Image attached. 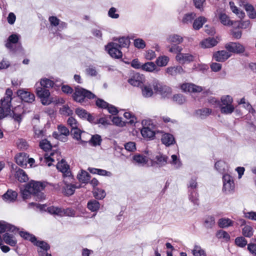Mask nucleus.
Returning <instances> with one entry per match:
<instances>
[{"mask_svg":"<svg viewBox=\"0 0 256 256\" xmlns=\"http://www.w3.org/2000/svg\"><path fill=\"white\" fill-rule=\"evenodd\" d=\"M45 187L44 182L32 180L26 184L24 190H20V194L24 200L34 196L36 200H41L45 197L44 194L42 192Z\"/></svg>","mask_w":256,"mask_h":256,"instance_id":"1","label":"nucleus"},{"mask_svg":"<svg viewBox=\"0 0 256 256\" xmlns=\"http://www.w3.org/2000/svg\"><path fill=\"white\" fill-rule=\"evenodd\" d=\"M20 236L25 240L31 242L34 246L39 248L38 250L40 256H44L45 252H46L50 248L47 242L43 240H38L36 238L33 234L27 232H20Z\"/></svg>","mask_w":256,"mask_h":256,"instance_id":"2","label":"nucleus"},{"mask_svg":"<svg viewBox=\"0 0 256 256\" xmlns=\"http://www.w3.org/2000/svg\"><path fill=\"white\" fill-rule=\"evenodd\" d=\"M12 94V90L8 88L6 92L5 96L1 100L2 107H0V120L10 112Z\"/></svg>","mask_w":256,"mask_h":256,"instance_id":"3","label":"nucleus"},{"mask_svg":"<svg viewBox=\"0 0 256 256\" xmlns=\"http://www.w3.org/2000/svg\"><path fill=\"white\" fill-rule=\"evenodd\" d=\"M96 96L91 92L79 86L75 88L74 92L72 94L73 99L76 102L83 103L86 99H93Z\"/></svg>","mask_w":256,"mask_h":256,"instance_id":"4","label":"nucleus"},{"mask_svg":"<svg viewBox=\"0 0 256 256\" xmlns=\"http://www.w3.org/2000/svg\"><path fill=\"white\" fill-rule=\"evenodd\" d=\"M142 128L141 130V134L144 138L151 139L153 138L156 134V126L150 120H143L142 121Z\"/></svg>","mask_w":256,"mask_h":256,"instance_id":"5","label":"nucleus"},{"mask_svg":"<svg viewBox=\"0 0 256 256\" xmlns=\"http://www.w3.org/2000/svg\"><path fill=\"white\" fill-rule=\"evenodd\" d=\"M73 178L72 179L70 182L68 178H64L62 183L60 185L58 184V187H61L62 192L65 196H70L73 194L76 188H80V185L76 186L74 184H70L72 182Z\"/></svg>","mask_w":256,"mask_h":256,"instance_id":"6","label":"nucleus"},{"mask_svg":"<svg viewBox=\"0 0 256 256\" xmlns=\"http://www.w3.org/2000/svg\"><path fill=\"white\" fill-rule=\"evenodd\" d=\"M222 192L226 194H230L234 192L235 184L232 176L228 174H224L222 176Z\"/></svg>","mask_w":256,"mask_h":256,"instance_id":"7","label":"nucleus"},{"mask_svg":"<svg viewBox=\"0 0 256 256\" xmlns=\"http://www.w3.org/2000/svg\"><path fill=\"white\" fill-rule=\"evenodd\" d=\"M36 92L37 96L41 99L42 103L44 105H48L50 103L48 100L50 96V92L48 89L43 88L36 84Z\"/></svg>","mask_w":256,"mask_h":256,"instance_id":"8","label":"nucleus"},{"mask_svg":"<svg viewBox=\"0 0 256 256\" xmlns=\"http://www.w3.org/2000/svg\"><path fill=\"white\" fill-rule=\"evenodd\" d=\"M116 42H111L105 46V50L112 58L118 59L122 58V54Z\"/></svg>","mask_w":256,"mask_h":256,"instance_id":"9","label":"nucleus"},{"mask_svg":"<svg viewBox=\"0 0 256 256\" xmlns=\"http://www.w3.org/2000/svg\"><path fill=\"white\" fill-rule=\"evenodd\" d=\"M56 168L58 170L62 173L64 178H68L70 182L71 181L70 180L72 179V176L71 172L69 170V166L65 160H62L60 162H58L56 165Z\"/></svg>","mask_w":256,"mask_h":256,"instance_id":"10","label":"nucleus"},{"mask_svg":"<svg viewBox=\"0 0 256 256\" xmlns=\"http://www.w3.org/2000/svg\"><path fill=\"white\" fill-rule=\"evenodd\" d=\"M152 86L156 92L160 94L163 98H168L171 94V90L169 87L163 86L156 82H154Z\"/></svg>","mask_w":256,"mask_h":256,"instance_id":"11","label":"nucleus"},{"mask_svg":"<svg viewBox=\"0 0 256 256\" xmlns=\"http://www.w3.org/2000/svg\"><path fill=\"white\" fill-rule=\"evenodd\" d=\"M168 158L167 156L162 154L156 155L154 160H151V166L162 167L166 164Z\"/></svg>","mask_w":256,"mask_h":256,"instance_id":"12","label":"nucleus"},{"mask_svg":"<svg viewBox=\"0 0 256 256\" xmlns=\"http://www.w3.org/2000/svg\"><path fill=\"white\" fill-rule=\"evenodd\" d=\"M18 96L24 102L32 103L35 100L34 94L24 90H19L17 92Z\"/></svg>","mask_w":256,"mask_h":256,"instance_id":"13","label":"nucleus"},{"mask_svg":"<svg viewBox=\"0 0 256 256\" xmlns=\"http://www.w3.org/2000/svg\"><path fill=\"white\" fill-rule=\"evenodd\" d=\"M225 48L228 52L234 53H242L244 51V48L238 42H230L225 45Z\"/></svg>","mask_w":256,"mask_h":256,"instance_id":"14","label":"nucleus"},{"mask_svg":"<svg viewBox=\"0 0 256 256\" xmlns=\"http://www.w3.org/2000/svg\"><path fill=\"white\" fill-rule=\"evenodd\" d=\"M144 78L142 74L134 73L128 80V82L132 86H140L144 81Z\"/></svg>","mask_w":256,"mask_h":256,"instance_id":"15","label":"nucleus"},{"mask_svg":"<svg viewBox=\"0 0 256 256\" xmlns=\"http://www.w3.org/2000/svg\"><path fill=\"white\" fill-rule=\"evenodd\" d=\"M195 56L188 53H180L177 54L176 59L180 64L190 63L194 60Z\"/></svg>","mask_w":256,"mask_h":256,"instance_id":"16","label":"nucleus"},{"mask_svg":"<svg viewBox=\"0 0 256 256\" xmlns=\"http://www.w3.org/2000/svg\"><path fill=\"white\" fill-rule=\"evenodd\" d=\"M231 56V54L226 50H219L213 54V58L216 62H224Z\"/></svg>","mask_w":256,"mask_h":256,"instance_id":"17","label":"nucleus"},{"mask_svg":"<svg viewBox=\"0 0 256 256\" xmlns=\"http://www.w3.org/2000/svg\"><path fill=\"white\" fill-rule=\"evenodd\" d=\"M182 90L184 92H198L202 90V88L200 86L195 85L193 84H184L181 86Z\"/></svg>","mask_w":256,"mask_h":256,"instance_id":"18","label":"nucleus"},{"mask_svg":"<svg viewBox=\"0 0 256 256\" xmlns=\"http://www.w3.org/2000/svg\"><path fill=\"white\" fill-rule=\"evenodd\" d=\"M28 156L24 152H20L15 156L16 164L22 168H26L27 166L28 158Z\"/></svg>","mask_w":256,"mask_h":256,"instance_id":"19","label":"nucleus"},{"mask_svg":"<svg viewBox=\"0 0 256 256\" xmlns=\"http://www.w3.org/2000/svg\"><path fill=\"white\" fill-rule=\"evenodd\" d=\"M71 135L74 138L77 140H80V143L81 144L84 145V144L87 143V142L86 140H84L81 139V134L83 133L86 134H88L85 133L84 132H82L78 127L72 128L70 131Z\"/></svg>","mask_w":256,"mask_h":256,"instance_id":"20","label":"nucleus"},{"mask_svg":"<svg viewBox=\"0 0 256 256\" xmlns=\"http://www.w3.org/2000/svg\"><path fill=\"white\" fill-rule=\"evenodd\" d=\"M20 36L16 34H12L9 36L7 42L6 44V46L12 51H14L12 44L18 43Z\"/></svg>","mask_w":256,"mask_h":256,"instance_id":"21","label":"nucleus"},{"mask_svg":"<svg viewBox=\"0 0 256 256\" xmlns=\"http://www.w3.org/2000/svg\"><path fill=\"white\" fill-rule=\"evenodd\" d=\"M17 230V228L14 226L4 221L0 222V234L8 231L14 232Z\"/></svg>","mask_w":256,"mask_h":256,"instance_id":"22","label":"nucleus"},{"mask_svg":"<svg viewBox=\"0 0 256 256\" xmlns=\"http://www.w3.org/2000/svg\"><path fill=\"white\" fill-rule=\"evenodd\" d=\"M212 110L209 108H202L196 110L195 114L196 116L201 118L204 119L207 116H210L212 113Z\"/></svg>","mask_w":256,"mask_h":256,"instance_id":"23","label":"nucleus"},{"mask_svg":"<svg viewBox=\"0 0 256 256\" xmlns=\"http://www.w3.org/2000/svg\"><path fill=\"white\" fill-rule=\"evenodd\" d=\"M58 130L60 134L56 132H54L53 135L56 138L60 140L62 136H68L70 134V131L65 126L60 125L58 126Z\"/></svg>","mask_w":256,"mask_h":256,"instance_id":"24","label":"nucleus"},{"mask_svg":"<svg viewBox=\"0 0 256 256\" xmlns=\"http://www.w3.org/2000/svg\"><path fill=\"white\" fill-rule=\"evenodd\" d=\"M18 194L15 191L8 190L7 192L2 196V198L6 202H10L16 200Z\"/></svg>","mask_w":256,"mask_h":256,"instance_id":"25","label":"nucleus"},{"mask_svg":"<svg viewBox=\"0 0 256 256\" xmlns=\"http://www.w3.org/2000/svg\"><path fill=\"white\" fill-rule=\"evenodd\" d=\"M3 239L6 244L12 246H15L17 244V240L13 234L6 233L3 236Z\"/></svg>","mask_w":256,"mask_h":256,"instance_id":"26","label":"nucleus"},{"mask_svg":"<svg viewBox=\"0 0 256 256\" xmlns=\"http://www.w3.org/2000/svg\"><path fill=\"white\" fill-rule=\"evenodd\" d=\"M166 72L168 74L172 76L184 72V69L181 66L168 67L166 68Z\"/></svg>","mask_w":256,"mask_h":256,"instance_id":"27","label":"nucleus"},{"mask_svg":"<svg viewBox=\"0 0 256 256\" xmlns=\"http://www.w3.org/2000/svg\"><path fill=\"white\" fill-rule=\"evenodd\" d=\"M133 160L138 166H144L148 162V158L146 156L142 154H136L133 156Z\"/></svg>","mask_w":256,"mask_h":256,"instance_id":"28","label":"nucleus"},{"mask_svg":"<svg viewBox=\"0 0 256 256\" xmlns=\"http://www.w3.org/2000/svg\"><path fill=\"white\" fill-rule=\"evenodd\" d=\"M161 140L162 143L166 146H169L175 142L174 136L170 134H164L162 136Z\"/></svg>","mask_w":256,"mask_h":256,"instance_id":"29","label":"nucleus"},{"mask_svg":"<svg viewBox=\"0 0 256 256\" xmlns=\"http://www.w3.org/2000/svg\"><path fill=\"white\" fill-rule=\"evenodd\" d=\"M167 41L170 43H174L176 44H179L183 41V38L180 35L172 34L169 35L166 38Z\"/></svg>","mask_w":256,"mask_h":256,"instance_id":"30","label":"nucleus"},{"mask_svg":"<svg viewBox=\"0 0 256 256\" xmlns=\"http://www.w3.org/2000/svg\"><path fill=\"white\" fill-rule=\"evenodd\" d=\"M218 42L214 38H206L201 42V46L204 48H210L216 46Z\"/></svg>","mask_w":256,"mask_h":256,"instance_id":"31","label":"nucleus"},{"mask_svg":"<svg viewBox=\"0 0 256 256\" xmlns=\"http://www.w3.org/2000/svg\"><path fill=\"white\" fill-rule=\"evenodd\" d=\"M188 199L195 206H198L199 199L198 190L188 191Z\"/></svg>","mask_w":256,"mask_h":256,"instance_id":"32","label":"nucleus"},{"mask_svg":"<svg viewBox=\"0 0 256 256\" xmlns=\"http://www.w3.org/2000/svg\"><path fill=\"white\" fill-rule=\"evenodd\" d=\"M16 176L18 180L20 182H26L28 179L25 172L20 168H18L16 171Z\"/></svg>","mask_w":256,"mask_h":256,"instance_id":"33","label":"nucleus"},{"mask_svg":"<svg viewBox=\"0 0 256 256\" xmlns=\"http://www.w3.org/2000/svg\"><path fill=\"white\" fill-rule=\"evenodd\" d=\"M206 20V18L204 16H199L194 20L193 22V28L196 30L200 29Z\"/></svg>","mask_w":256,"mask_h":256,"instance_id":"34","label":"nucleus"},{"mask_svg":"<svg viewBox=\"0 0 256 256\" xmlns=\"http://www.w3.org/2000/svg\"><path fill=\"white\" fill-rule=\"evenodd\" d=\"M216 169L221 174L225 172L228 170L227 164L222 160H218L215 164Z\"/></svg>","mask_w":256,"mask_h":256,"instance_id":"35","label":"nucleus"},{"mask_svg":"<svg viewBox=\"0 0 256 256\" xmlns=\"http://www.w3.org/2000/svg\"><path fill=\"white\" fill-rule=\"evenodd\" d=\"M90 174L85 170H82L77 176L78 180L84 184L88 183L90 180Z\"/></svg>","mask_w":256,"mask_h":256,"instance_id":"36","label":"nucleus"},{"mask_svg":"<svg viewBox=\"0 0 256 256\" xmlns=\"http://www.w3.org/2000/svg\"><path fill=\"white\" fill-rule=\"evenodd\" d=\"M38 85L43 88H45L46 89L53 88L56 86L52 80L47 78H43L41 79L40 84Z\"/></svg>","mask_w":256,"mask_h":256,"instance_id":"37","label":"nucleus"},{"mask_svg":"<svg viewBox=\"0 0 256 256\" xmlns=\"http://www.w3.org/2000/svg\"><path fill=\"white\" fill-rule=\"evenodd\" d=\"M87 207L90 211L95 212L99 210L100 204L95 200H90L88 202Z\"/></svg>","mask_w":256,"mask_h":256,"instance_id":"38","label":"nucleus"},{"mask_svg":"<svg viewBox=\"0 0 256 256\" xmlns=\"http://www.w3.org/2000/svg\"><path fill=\"white\" fill-rule=\"evenodd\" d=\"M198 186L197 178L192 176L187 184L188 191L197 190Z\"/></svg>","mask_w":256,"mask_h":256,"instance_id":"39","label":"nucleus"},{"mask_svg":"<svg viewBox=\"0 0 256 256\" xmlns=\"http://www.w3.org/2000/svg\"><path fill=\"white\" fill-rule=\"evenodd\" d=\"M114 41H118L117 44L121 48H128L130 44V40L126 37H122L116 38Z\"/></svg>","mask_w":256,"mask_h":256,"instance_id":"40","label":"nucleus"},{"mask_svg":"<svg viewBox=\"0 0 256 256\" xmlns=\"http://www.w3.org/2000/svg\"><path fill=\"white\" fill-rule=\"evenodd\" d=\"M48 212L52 214L57 215L62 217V208L50 206L47 208Z\"/></svg>","mask_w":256,"mask_h":256,"instance_id":"41","label":"nucleus"},{"mask_svg":"<svg viewBox=\"0 0 256 256\" xmlns=\"http://www.w3.org/2000/svg\"><path fill=\"white\" fill-rule=\"evenodd\" d=\"M218 18L221 23L224 26H231L233 22L230 19L228 16L224 13L220 12L218 14Z\"/></svg>","mask_w":256,"mask_h":256,"instance_id":"42","label":"nucleus"},{"mask_svg":"<svg viewBox=\"0 0 256 256\" xmlns=\"http://www.w3.org/2000/svg\"><path fill=\"white\" fill-rule=\"evenodd\" d=\"M102 141L101 136L98 134H95L91 136L90 139L86 141L87 142H89L92 146H100Z\"/></svg>","mask_w":256,"mask_h":256,"instance_id":"43","label":"nucleus"},{"mask_svg":"<svg viewBox=\"0 0 256 256\" xmlns=\"http://www.w3.org/2000/svg\"><path fill=\"white\" fill-rule=\"evenodd\" d=\"M196 16L194 12H188L185 14L182 18V22L185 24H192Z\"/></svg>","mask_w":256,"mask_h":256,"instance_id":"44","label":"nucleus"},{"mask_svg":"<svg viewBox=\"0 0 256 256\" xmlns=\"http://www.w3.org/2000/svg\"><path fill=\"white\" fill-rule=\"evenodd\" d=\"M234 222L230 219L227 218H220L218 220V224L220 228H224L232 226Z\"/></svg>","mask_w":256,"mask_h":256,"instance_id":"45","label":"nucleus"},{"mask_svg":"<svg viewBox=\"0 0 256 256\" xmlns=\"http://www.w3.org/2000/svg\"><path fill=\"white\" fill-rule=\"evenodd\" d=\"M169 60V58L167 56H160L156 59V62L158 66H164L167 65Z\"/></svg>","mask_w":256,"mask_h":256,"instance_id":"46","label":"nucleus"},{"mask_svg":"<svg viewBox=\"0 0 256 256\" xmlns=\"http://www.w3.org/2000/svg\"><path fill=\"white\" fill-rule=\"evenodd\" d=\"M254 233L253 228L248 225H245L242 229V234L243 236L246 238H250Z\"/></svg>","mask_w":256,"mask_h":256,"instance_id":"47","label":"nucleus"},{"mask_svg":"<svg viewBox=\"0 0 256 256\" xmlns=\"http://www.w3.org/2000/svg\"><path fill=\"white\" fill-rule=\"evenodd\" d=\"M156 68V65L153 62H147L142 64V70L146 72H152Z\"/></svg>","mask_w":256,"mask_h":256,"instance_id":"48","label":"nucleus"},{"mask_svg":"<svg viewBox=\"0 0 256 256\" xmlns=\"http://www.w3.org/2000/svg\"><path fill=\"white\" fill-rule=\"evenodd\" d=\"M192 253L194 256H206L204 250L197 245L194 246Z\"/></svg>","mask_w":256,"mask_h":256,"instance_id":"49","label":"nucleus"},{"mask_svg":"<svg viewBox=\"0 0 256 256\" xmlns=\"http://www.w3.org/2000/svg\"><path fill=\"white\" fill-rule=\"evenodd\" d=\"M220 112L222 114H232L234 110V108L232 104L226 106H220Z\"/></svg>","mask_w":256,"mask_h":256,"instance_id":"50","label":"nucleus"},{"mask_svg":"<svg viewBox=\"0 0 256 256\" xmlns=\"http://www.w3.org/2000/svg\"><path fill=\"white\" fill-rule=\"evenodd\" d=\"M39 146L46 152L50 150L52 147L50 142L46 138L40 141Z\"/></svg>","mask_w":256,"mask_h":256,"instance_id":"51","label":"nucleus"},{"mask_svg":"<svg viewBox=\"0 0 256 256\" xmlns=\"http://www.w3.org/2000/svg\"><path fill=\"white\" fill-rule=\"evenodd\" d=\"M34 137L35 139H41L44 136L45 132L42 130L38 128L36 126H34Z\"/></svg>","mask_w":256,"mask_h":256,"instance_id":"52","label":"nucleus"},{"mask_svg":"<svg viewBox=\"0 0 256 256\" xmlns=\"http://www.w3.org/2000/svg\"><path fill=\"white\" fill-rule=\"evenodd\" d=\"M142 94L144 96L148 98L153 94L152 88L150 86H144L142 88Z\"/></svg>","mask_w":256,"mask_h":256,"instance_id":"53","label":"nucleus"},{"mask_svg":"<svg viewBox=\"0 0 256 256\" xmlns=\"http://www.w3.org/2000/svg\"><path fill=\"white\" fill-rule=\"evenodd\" d=\"M232 98L230 96H223L221 98V103L220 102L219 106H220L232 105Z\"/></svg>","mask_w":256,"mask_h":256,"instance_id":"54","label":"nucleus"},{"mask_svg":"<svg viewBox=\"0 0 256 256\" xmlns=\"http://www.w3.org/2000/svg\"><path fill=\"white\" fill-rule=\"evenodd\" d=\"M215 224V220L213 216H208L205 220L204 226L206 228H212Z\"/></svg>","mask_w":256,"mask_h":256,"instance_id":"55","label":"nucleus"},{"mask_svg":"<svg viewBox=\"0 0 256 256\" xmlns=\"http://www.w3.org/2000/svg\"><path fill=\"white\" fill-rule=\"evenodd\" d=\"M235 243L239 247L244 248L247 244L248 242L244 237L240 236L235 239Z\"/></svg>","mask_w":256,"mask_h":256,"instance_id":"56","label":"nucleus"},{"mask_svg":"<svg viewBox=\"0 0 256 256\" xmlns=\"http://www.w3.org/2000/svg\"><path fill=\"white\" fill-rule=\"evenodd\" d=\"M106 195L105 191L102 189L98 188L94 193V196L95 198L98 200L103 199L106 196Z\"/></svg>","mask_w":256,"mask_h":256,"instance_id":"57","label":"nucleus"},{"mask_svg":"<svg viewBox=\"0 0 256 256\" xmlns=\"http://www.w3.org/2000/svg\"><path fill=\"white\" fill-rule=\"evenodd\" d=\"M134 46L136 48L139 49H143L146 47V43L142 38H136L134 40Z\"/></svg>","mask_w":256,"mask_h":256,"instance_id":"58","label":"nucleus"},{"mask_svg":"<svg viewBox=\"0 0 256 256\" xmlns=\"http://www.w3.org/2000/svg\"><path fill=\"white\" fill-rule=\"evenodd\" d=\"M68 124L71 128H76L79 126V124L77 122V120L71 116L67 120Z\"/></svg>","mask_w":256,"mask_h":256,"instance_id":"59","label":"nucleus"},{"mask_svg":"<svg viewBox=\"0 0 256 256\" xmlns=\"http://www.w3.org/2000/svg\"><path fill=\"white\" fill-rule=\"evenodd\" d=\"M76 212L71 208H67L66 209L62 208V216H74Z\"/></svg>","mask_w":256,"mask_h":256,"instance_id":"60","label":"nucleus"},{"mask_svg":"<svg viewBox=\"0 0 256 256\" xmlns=\"http://www.w3.org/2000/svg\"><path fill=\"white\" fill-rule=\"evenodd\" d=\"M195 7L200 11L204 10L206 0H193Z\"/></svg>","mask_w":256,"mask_h":256,"instance_id":"61","label":"nucleus"},{"mask_svg":"<svg viewBox=\"0 0 256 256\" xmlns=\"http://www.w3.org/2000/svg\"><path fill=\"white\" fill-rule=\"evenodd\" d=\"M117 9L114 7H112L110 8L108 12V16L109 17L112 18L116 19L118 18L120 16V15L116 13Z\"/></svg>","mask_w":256,"mask_h":256,"instance_id":"62","label":"nucleus"},{"mask_svg":"<svg viewBox=\"0 0 256 256\" xmlns=\"http://www.w3.org/2000/svg\"><path fill=\"white\" fill-rule=\"evenodd\" d=\"M76 114L80 118H86L88 113L84 110L81 108H78L76 110Z\"/></svg>","mask_w":256,"mask_h":256,"instance_id":"63","label":"nucleus"},{"mask_svg":"<svg viewBox=\"0 0 256 256\" xmlns=\"http://www.w3.org/2000/svg\"><path fill=\"white\" fill-rule=\"evenodd\" d=\"M171 158L172 160L170 162V163L173 164L176 168L180 167L182 164L179 159L178 158L176 154H172Z\"/></svg>","mask_w":256,"mask_h":256,"instance_id":"64","label":"nucleus"}]
</instances>
